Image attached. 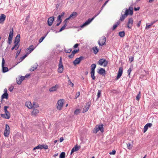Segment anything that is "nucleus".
I'll list each match as a JSON object with an SVG mask.
<instances>
[{
    "instance_id": "21",
    "label": "nucleus",
    "mask_w": 158,
    "mask_h": 158,
    "mask_svg": "<svg viewBox=\"0 0 158 158\" xmlns=\"http://www.w3.org/2000/svg\"><path fill=\"white\" fill-rule=\"evenodd\" d=\"M79 147L78 146L76 145L75 147L72 149L71 152V154H72L74 152L77 151L79 149Z\"/></svg>"
},
{
    "instance_id": "40",
    "label": "nucleus",
    "mask_w": 158,
    "mask_h": 158,
    "mask_svg": "<svg viewBox=\"0 0 158 158\" xmlns=\"http://www.w3.org/2000/svg\"><path fill=\"white\" fill-rule=\"evenodd\" d=\"M94 73L95 72H93V71H91L90 74H91V76L92 77V79L93 80L95 79V76H94Z\"/></svg>"
},
{
    "instance_id": "58",
    "label": "nucleus",
    "mask_w": 158,
    "mask_h": 158,
    "mask_svg": "<svg viewBox=\"0 0 158 158\" xmlns=\"http://www.w3.org/2000/svg\"><path fill=\"white\" fill-rule=\"evenodd\" d=\"M131 68H130L128 70V71H127V73H128V75H130V74L131 71Z\"/></svg>"
},
{
    "instance_id": "12",
    "label": "nucleus",
    "mask_w": 158,
    "mask_h": 158,
    "mask_svg": "<svg viewBox=\"0 0 158 158\" xmlns=\"http://www.w3.org/2000/svg\"><path fill=\"white\" fill-rule=\"evenodd\" d=\"M64 103L63 99H60L57 102V108L58 109L60 110L62 107Z\"/></svg>"
},
{
    "instance_id": "52",
    "label": "nucleus",
    "mask_w": 158,
    "mask_h": 158,
    "mask_svg": "<svg viewBox=\"0 0 158 158\" xmlns=\"http://www.w3.org/2000/svg\"><path fill=\"white\" fill-rule=\"evenodd\" d=\"M6 130L10 131V128L9 126L7 124H6L5 125V129Z\"/></svg>"
},
{
    "instance_id": "50",
    "label": "nucleus",
    "mask_w": 158,
    "mask_h": 158,
    "mask_svg": "<svg viewBox=\"0 0 158 158\" xmlns=\"http://www.w3.org/2000/svg\"><path fill=\"white\" fill-rule=\"evenodd\" d=\"M47 34L48 33H47L44 36H43L42 37L40 38V43H41L44 40V39L45 38V37L46 36Z\"/></svg>"
},
{
    "instance_id": "62",
    "label": "nucleus",
    "mask_w": 158,
    "mask_h": 158,
    "mask_svg": "<svg viewBox=\"0 0 158 158\" xmlns=\"http://www.w3.org/2000/svg\"><path fill=\"white\" fill-rule=\"evenodd\" d=\"M74 55L72 53L71 55L69 56V57L70 58H72L74 56Z\"/></svg>"
},
{
    "instance_id": "22",
    "label": "nucleus",
    "mask_w": 158,
    "mask_h": 158,
    "mask_svg": "<svg viewBox=\"0 0 158 158\" xmlns=\"http://www.w3.org/2000/svg\"><path fill=\"white\" fill-rule=\"evenodd\" d=\"M1 115L2 117L7 119H9L10 117V115L8 114H1Z\"/></svg>"
},
{
    "instance_id": "42",
    "label": "nucleus",
    "mask_w": 158,
    "mask_h": 158,
    "mask_svg": "<svg viewBox=\"0 0 158 158\" xmlns=\"http://www.w3.org/2000/svg\"><path fill=\"white\" fill-rule=\"evenodd\" d=\"M65 157V153L64 152H62L61 153L60 156V158H64Z\"/></svg>"
},
{
    "instance_id": "34",
    "label": "nucleus",
    "mask_w": 158,
    "mask_h": 158,
    "mask_svg": "<svg viewBox=\"0 0 158 158\" xmlns=\"http://www.w3.org/2000/svg\"><path fill=\"white\" fill-rule=\"evenodd\" d=\"M120 22L119 21H118L113 26L112 30H113L115 29V28L118 27V26Z\"/></svg>"
},
{
    "instance_id": "44",
    "label": "nucleus",
    "mask_w": 158,
    "mask_h": 158,
    "mask_svg": "<svg viewBox=\"0 0 158 158\" xmlns=\"http://www.w3.org/2000/svg\"><path fill=\"white\" fill-rule=\"evenodd\" d=\"M101 90H99L98 91L97 98V99H98L100 96L101 94Z\"/></svg>"
},
{
    "instance_id": "9",
    "label": "nucleus",
    "mask_w": 158,
    "mask_h": 158,
    "mask_svg": "<svg viewBox=\"0 0 158 158\" xmlns=\"http://www.w3.org/2000/svg\"><path fill=\"white\" fill-rule=\"evenodd\" d=\"M5 60L4 58H3L2 59V72L3 73H5L8 72L9 71V69L8 68L6 67H5Z\"/></svg>"
},
{
    "instance_id": "29",
    "label": "nucleus",
    "mask_w": 158,
    "mask_h": 158,
    "mask_svg": "<svg viewBox=\"0 0 158 158\" xmlns=\"http://www.w3.org/2000/svg\"><path fill=\"white\" fill-rule=\"evenodd\" d=\"M6 18V16L3 14H2L0 16V23L1 22H3L5 19Z\"/></svg>"
},
{
    "instance_id": "24",
    "label": "nucleus",
    "mask_w": 158,
    "mask_h": 158,
    "mask_svg": "<svg viewBox=\"0 0 158 158\" xmlns=\"http://www.w3.org/2000/svg\"><path fill=\"white\" fill-rule=\"evenodd\" d=\"M38 66V64L37 63H35L33 65L32 67L30 69V71H33L35 70L37 68V67Z\"/></svg>"
},
{
    "instance_id": "48",
    "label": "nucleus",
    "mask_w": 158,
    "mask_h": 158,
    "mask_svg": "<svg viewBox=\"0 0 158 158\" xmlns=\"http://www.w3.org/2000/svg\"><path fill=\"white\" fill-rule=\"evenodd\" d=\"M21 49L17 51L16 54V55L15 56V58H17L18 55L21 52Z\"/></svg>"
},
{
    "instance_id": "57",
    "label": "nucleus",
    "mask_w": 158,
    "mask_h": 158,
    "mask_svg": "<svg viewBox=\"0 0 158 158\" xmlns=\"http://www.w3.org/2000/svg\"><path fill=\"white\" fill-rule=\"evenodd\" d=\"M79 50H74L72 52V54H73L74 55V54L76 53H77L78 51Z\"/></svg>"
},
{
    "instance_id": "39",
    "label": "nucleus",
    "mask_w": 158,
    "mask_h": 158,
    "mask_svg": "<svg viewBox=\"0 0 158 158\" xmlns=\"http://www.w3.org/2000/svg\"><path fill=\"white\" fill-rule=\"evenodd\" d=\"M36 102H34L33 103L32 107L33 109L34 108H37L39 107V105L38 104H36Z\"/></svg>"
},
{
    "instance_id": "33",
    "label": "nucleus",
    "mask_w": 158,
    "mask_h": 158,
    "mask_svg": "<svg viewBox=\"0 0 158 158\" xmlns=\"http://www.w3.org/2000/svg\"><path fill=\"white\" fill-rule=\"evenodd\" d=\"M9 108V106H5L4 107V110L5 114H9V115H10V113L9 111H8L7 110V109Z\"/></svg>"
},
{
    "instance_id": "54",
    "label": "nucleus",
    "mask_w": 158,
    "mask_h": 158,
    "mask_svg": "<svg viewBox=\"0 0 158 158\" xmlns=\"http://www.w3.org/2000/svg\"><path fill=\"white\" fill-rule=\"evenodd\" d=\"M151 26H152L151 25V24L148 25L147 23H146L145 28L146 29H148Z\"/></svg>"
},
{
    "instance_id": "6",
    "label": "nucleus",
    "mask_w": 158,
    "mask_h": 158,
    "mask_svg": "<svg viewBox=\"0 0 158 158\" xmlns=\"http://www.w3.org/2000/svg\"><path fill=\"white\" fill-rule=\"evenodd\" d=\"M98 15V14L95 15L93 17L92 19H89L87 20L81 26V28H83L84 27L89 25L94 19Z\"/></svg>"
},
{
    "instance_id": "20",
    "label": "nucleus",
    "mask_w": 158,
    "mask_h": 158,
    "mask_svg": "<svg viewBox=\"0 0 158 158\" xmlns=\"http://www.w3.org/2000/svg\"><path fill=\"white\" fill-rule=\"evenodd\" d=\"M152 126V124L150 123H148L144 127L143 131L145 132L147 131L149 127H151Z\"/></svg>"
},
{
    "instance_id": "47",
    "label": "nucleus",
    "mask_w": 158,
    "mask_h": 158,
    "mask_svg": "<svg viewBox=\"0 0 158 158\" xmlns=\"http://www.w3.org/2000/svg\"><path fill=\"white\" fill-rule=\"evenodd\" d=\"M140 98V92H139L137 96L136 97V99L137 101H139Z\"/></svg>"
},
{
    "instance_id": "35",
    "label": "nucleus",
    "mask_w": 158,
    "mask_h": 158,
    "mask_svg": "<svg viewBox=\"0 0 158 158\" xmlns=\"http://www.w3.org/2000/svg\"><path fill=\"white\" fill-rule=\"evenodd\" d=\"M93 50L94 51V53L95 54H96L98 51V49L96 47H93Z\"/></svg>"
},
{
    "instance_id": "19",
    "label": "nucleus",
    "mask_w": 158,
    "mask_h": 158,
    "mask_svg": "<svg viewBox=\"0 0 158 158\" xmlns=\"http://www.w3.org/2000/svg\"><path fill=\"white\" fill-rule=\"evenodd\" d=\"M20 41V34H18L15 37L14 42V43H16L19 44Z\"/></svg>"
},
{
    "instance_id": "37",
    "label": "nucleus",
    "mask_w": 158,
    "mask_h": 158,
    "mask_svg": "<svg viewBox=\"0 0 158 158\" xmlns=\"http://www.w3.org/2000/svg\"><path fill=\"white\" fill-rule=\"evenodd\" d=\"M64 22L65 23V24L64 25V26L60 28V31H59V32L61 31H62L63 30L65 29V27H66L67 25L66 24L67 23H67H66V22L65 21V20L64 21Z\"/></svg>"
},
{
    "instance_id": "1",
    "label": "nucleus",
    "mask_w": 158,
    "mask_h": 158,
    "mask_svg": "<svg viewBox=\"0 0 158 158\" xmlns=\"http://www.w3.org/2000/svg\"><path fill=\"white\" fill-rule=\"evenodd\" d=\"M133 8L131 6L129 7L128 9H126L124 14H123L122 13H121V15L118 21L120 22L123 21L129 15H132L133 13Z\"/></svg>"
},
{
    "instance_id": "28",
    "label": "nucleus",
    "mask_w": 158,
    "mask_h": 158,
    "mask_svg": "<svg viewBox=\"0 0 158 158\" xmlns=\"http://www.w3.org/2000/svg\"><path fill=\"white\" fill-rule=\"evenodd\" d=\"M1 101H2V99L4 98L8 99V94L7 93H4L1 96Z\"/></svg>"
},
{
    "instance_id": "55",
    "label": "nucleus",
    "mask_w": 158,
    "mask_h": 158,
    "mask_svg": "<svg viewBox=\"0 0 158 158\" xmlns=\"http://www.w3.org/2000/svg\"><path fill=\"white\" fill-rule=\"evenodd\" d=\"M80 95V92H78L76 94L75 98H77Z\"/></svg>"
},
{
    "instance_id": "13",
    "label": "nucleus",
    "mask_w": 158,
    "mask_h": 158,
    "mask_svg": "<svg viewBox=\"0 0 158 158\" xmlns=\"http://www.w3.org/2000/svg\"><path fill=\"white\" fill-rule=\"evenodd\" d=\"M83 57L81 56H80L79 58H77L73 62V64L76 65V64H78L80 63V61L83 60Z\"/></svg>"
},
{
    "instance_id": "14",
    "label": "nucleus",
    "mask_w": 158,
    "mask_h": 158,
    "mask_svg": "<svg viewBox=\"0 0 158 158\" xmlns=\"http://www.w3.org/2000/svg\"><path fill=\"white\" fill-rule=\"evenodd\" d=\"M35 47L33 45H31L29 48H28L26 50L27 54V55L34 49Z\"/></svg>"
},
{
    "instance_id": "18",
    "label": "nucleus",
    "mask_w": 158,
    "mask_h": 158,
    "mask_svg": "<svg viewBox=\"0 0 158 158\" xmlns=\"http://www.w3.org/2000/svg\"><path fill=\"white\" fill-rule=\"evenodd\" d=\"M77 16V13L76 12H73V13L72 14H71L70 15V16H69V17L66 18L65 19V21L66 22V23H67L68 21V20H69L71 18L73 17H75Z\"/></svg>"
},
{
    "instance_id": "43",
    "label": "nucleus",
    "mask_w": 158,
    "mask_h": 158,
    "mask_svg": "<svg viewBox=\"0 0 158 158\" xmlns=\"http://www.w3.org/2000/svg\"><path fill=\"white\" fill-rule=\"evenodd\" d=\"M127 147L128 149H130L132 148V145L129 143H127Z\"/></svg>"
},
{
    "instance_id": "51",
    "label": "nucleus",
    "mask_w": 158,
    "mask_h": 158,
    "mask_svg": "<svg viewBox=\"0 0 158 158\" xmlns=\"http://www.w3.org/2000/svg\"><path fill=\"white\" fill-rule=\"evenodd\" d=\"M69 85H71V86L73 87L74 85V84L72 82L70 81V80H69Z\"/></svg>"
},
{
    "instance_id": "8",
    "label": "nucleus",
    "mask_w": 158,
    "mask_h": 158,
    "mask_svg": "<svg viewBox=\"0 0 158 158\" xmlns=\"http://www.w3.org/2000/svg\"><path fill=\"white\" fill-rule=\"evenodd\" d=\"M126 24L128 28H131L133 24V20L132 18H130L128 19Z\"/></svg>"
},
{
    "instance_id": "60",
    "label": "nucleus",
    "mask_w": 158,
    "mask_h": 158,
    "mask_svg": "<svg viewBox=\"0 0 158 158\" xmlns=\"http://www.w3.org/2000/svg\"><path fill=\"white\" fill-rule=\"evenodd\" d=\"M141 21H139L138 23L137 24V26L138 27H139L140 26V24H141Z\"/></svg>"
},
{
    "instance_id": "61",
    "label": "nucleus",
    "mask_w": 158,
    "mask_h": 158,
    "mask_svg": "<svg viewBox=\"0 0 158 158\" xmlns=\"http://www.w3.org/2000/svg\"><path fill=\"white\" fill-rule=\"evenodd\" d=\"M79 45V44H76L73 46L74 48H76L78 47Z\"/></svg>"
},
{
    "instance_id": "2",
    "label": "nucleus",
    "mask_w": 158,
    "mask_h": 158,
    "mask_svg": "<svg viewBox=\"0 0 158 158\" xmlns=\"http://www.w3.org/2000/svg\"><path fill=\"white\" fill-rule=\"evenodd\" d=\"M99 131H100L102 132H103L104 131L103 125L102 124L96 125L93 130V133L96 134Z\"/></svg>"
},
{
    "instance_id": "46",
    "label": "nucleus",
    "mask_w": 158,
    "mask_h": 158,
    "mask_svg": "<svg viewBox=\"0 0 158 158\" xmlns=\"http://www.w3.org/2000/svg\"><path fill=\"white\" fill-rule=\"evenodd\" d=\"M64 51L66 53H69L72 51V49L71 48H70L67 50L66 49H64Z\"/></svg>"
},
{
    "instance_id": "56",
    "label": "nucleus",
    "mask_w": 158,
    "mask_h": 158,
    "mask_svg": "<svg viewBox=\"0 0 158 158\" xmlns=\"http://www.w3.org/2000/svg\"><path fill=\"white\" fill-rule=\"evenodd\" d=\"M116 151L115 150H113L112 151L110 152L109 154L110 155H114L115 154Z\"/></svg>"
},
{
    "instance_id": "15",
    "label": "nucleus",
    "mask_w": 158,
    "mask_h": 158,
    "mask_svg": "<svg viewBox=\"0 0 158 158\" xmlns=\"http://www.w3.org/2000/svg\"><path fill=\"white\" fill-rule=\"evenodd\" d=\"M123 72V68L120 67L118 71V75L116 77V79H118L121 77Z\"/></svg>"
},
{
    "instance_id": "4",
    "label": "nucleus",
    "mask_w": 158,
    "mask_h": 158,
    "mask_svg": "<svg viewBox=\"0 0 158 158\" xmlns=\"http://www.w3.org/2000/svg\"><path fill=\"white\" fill-rule=\"evenodd\" d=\"M98 63L99 65L105 67L107 65L108 61L102 58L99 60Z\"/></svg>"
},
{
    "instance_id": "64",
    "label": "nucleus",
    "mask_w": 158,
    "mask_h": 158,
    "mask_svg": "<svg viewBox=\"0 0 158 158\" xmlns=\"http://www.w3.org/2000/svg\"><path fill=\"white\" fill-rule=\"evenodd\" d=\"M64 140V139L63 137H61L60 139V142H62Z\"/></svg>"
},
{
    "instance_id": "63",
    "label": "nucleus",
    "mask_w": 158,
    "mask_h": 158,
    "mask_svg": "<svg viewBox=\"0 0 158 158\" xmlns=\"http://www.w3.org/2000/svg\"><path fill=\"white\" fill-rule=\"evenodd\" d=\"M64 15V12H62L61 13V15H59L60 16V17L61 18H62Z\"/></svg>"
},
{
    "instance_id": "17",
    "label": "nucleus",
    "mask_w": 158,
    "mask_h": 158,
    "mask_svg": "<svg viewBox=\"0 0 158 158\" xmlns=\"http://www.w3.org/2000/svg\"><path fill=\"white\" fill-rule=\"evenodd\" d=\"M54 17H51L48 18L47 22L49 26L52 25L53 22L54 20Z\"/></svg>"
},
{
    "instance_id": "53",
    "label": "nucleus",
    "mask_w": 158,
    "mask_h": 158,
    "mask_svg": "<svg viewBox=\"0 0 158 158\" xmlns=\"http://www.w3.org/2000/svg\"><path fill=\"white\" fill-rule=\"evenodd\" d=\"M61 17H60V16L59 15L57 18V21H61V22L62 21V19H61Z\"/></svg>"
},
{
    "instance_id": "3",
    "label": "nucleus",
    "mask_w": 158,
    "mask_h": 158,
    "mask_svg": "<svg viewBox=\"0 0 158 158\" xmlns=\"http://www.w3.org/2000/svg\"><path fill=\"white\" fill-rule=\"evenodd\" d=\"M13 36V29L12 28V29H10V32L9 34V35L8 38V41L7 42L8 43V47L10 48V46H9V45H10L11 43L12 42V40Z\"/></svg>"
},
{
    "instance_id": "23",
    "label": "nucleus",
    "mask_w": 158,
    "mask_h": 158,
    "mask_svg": "<svg viewBox=\"0 0 158 158\" xmlns=\"http://www.w3.org/2000/svg\"><path fill=\"white\" fill-rule=\"evenodd\" d=\"M25 79V77L24 76H21L19 78V80H17L16 82L18 84L20 85L23 81Z\"/></svg>"
},
{
    "instance_id": "31",
    "label": "nucleus",
    "mask_w": 158,
    "mask_h": 158,
    "mask_svg": "<svg viewBox=\"0 0 158 158\" xmlns=\"http://www.w3.org/2000/svg\"><path fill=\"white\" fill-rule=\"evenodd\" d=\"M48 147L46 144H42L40 145V149H47L48 148Z\"/></svg>"
},
{
    "instance_id": "26",
    "label": "nucleus",
    "mask_w": 158,
    "mask_h": 158,
    "mask_svg": "<svg viewBox=\"0 0 158 158\" xmlns=\"http://www.w3.org/2000/svg\"><path fill=\"white\" fill-rule=\"evenodd\" d=\"M39 112V111L38 109L36 108H34L33 111H32V115H36Z\"/></svg>"
},
{
    "instance_id": "36",
    "label": "nucleus",
    "mask_w": 158,
    "mask_h": 158,
    "mask_svg": "<svg viewBox=\"0 0 158 158\" xmlns=\"http://www.w3.org/2000/svg\"><path fill=\"white\" fill-rule=\"evenodd\" d=\"M91 71L95 72V69L96 67V65L95 64H93L91 66Z\"/></svg>"
},
{
    "instance_id": "27",
    "label": "nucleus",
    "mask_w": 158,
    "mask_h": 158,
    "mask_svg": "<svg viewBox=\"0 0 158 158\" xmlns=\"http://www.w3.org/2000/svg\"><path fill=\"white\" fill-rule=\"evenodd\" d=\"M10 131L7 130L5 129L4 133V135L6 137H8L10 134Z\"/></svg>"
},
{
    "instance_id": "41",
    "label": "nucleus",
    "mask_w": 158,
    "mask_h": 158,
    "mask_svg": "<svg viewBox=\"0 0 158 158\" xmlns=\"http://www.w3.org/2000/svg\"><path fill=\"white\" fill-rule=\"evenodd\" d=\"M27 54H26L24 56L21 57L19 59V60H20L19 62H21L27 56Z\"/></svg>"
},
{
    "instance_id": "45",
    "label": "nucleus",
    "mask_w": 158,
    "mask_h": 158,
    "mask_svg": "<svg viewBox=\"0 0 158 158\" xmlns=\"http://www.w3.org/2000/svg\"><path fill=\"white\" fill-rule=\"evenodd\" d=\"M80 110L79 109H76L74 111V113L75 115H77L80 113Z\"/></svg>"
},
{
    "instance_id": "38",
    "label": "nucleus",
    "mask_w": 158,
    "mask_h": 158,
    "mask_svg": "<svg viewBox=\"0 0 158 158\" xmlns=\"http://www.w3.org/2000/svg\"><path fill=\"white\" fill-rule=\"evenodd\" d=\"M118 35L120 37H123L125 36V32L124 31L119 32L118 33Z\"/></svg>"
},
{
    "instance_id": "49",
    "label": "nucleus",
    "mask_w": 158,
    "mask_h": 158,
    "mask_svg": "<svg viewBox=\"0 0 158 158\" xmlns=\"http://www.w3.org/2000/svg\"><path fill=\"white\" fill-rule=\"evenodd\" d=\"M109 1V0H107L106 1L105 3L103 4V5H102V7H101V10H102L103 8L106 5V4Z\"/></svg>"
},
{
    "instance_id": "7",
    "label": "nucleus",
    "mask_w": 158,
    "mask_h": 158,
    "mask_svg": "<svg viewBox=\"0 0 158 158\" xmlns=\"http://www.w3.org/2000/svg\"><path fill=\"white\" fill-rule=\"evenodd\" d=\"M64 69V67L62 62L61 57L60 59L59 64H58V71L59 73H61L63 72Z\"/></svg>"
},
{
    "instance_id": "30",
    "label": "nucleus",
    "mask_w": 158,
    "mask_h": 158,
    "mask_svg": "<svg viewBox=\"0 0 158 158\" xmlns=\"http://www.w3.org/2000/svg\"><path fill=\"white\" fill-rule=\"evenodd\" d=\"M98 73L99 74L102 75L105 73V70L103 68H101L98 72Z\"/></svg>"
},
{
    "instance_id": "16",
    "label": "nucleus",
    "mask_w": 158,
    "mask_h": 158,
    "mask_svg": "<svg viewBox=\"0 0 158 158\" xmlns=\"http://www.w3.org/2000/svg\"><path fill=\"white\" fill-rule=\"evenodd\" d=\"M90 105V103L89 102H88L85 106L84 108H83V112H86L87 111Z\"/></svg>"
},
{
    "instance_id": "25",
    "label": "nucleus",
    "mask_w": 158,
    "mask_h": 158,
    "mask_svg": "<svg viewBox=\"0 0 158 158\" xmlns=\"http://www.w3.org/2000/svg\"><path fill=\"white\" fill-rule=\"evenodd\" d=\"M26 105L29 109L32 108L33 105L32 104L31 102H26Z\"/></svg>"
},
{
    "instance_id": "32",
    "label": "nucleus",
    "mask_w": 158,
    "mask_h": 158,
    "mask_svg": "<svg viewBox=\"0 0 158 158\" xmlns=\"http://www.w3.org/2000/svg\"><path fill=\"white\" fill-rule=\"evenodd\" d=\"M14 44H15L11 48L12 50H13L15 48V50H17L18 49V48L19 46V45L16 43H14Z\"/></svg>"
},
{
    "instance_id": "10",
    "label": "nucleus",
    "mask_w": 158,
    "mask_h": 158,
    "mask_svg": "<svg viewBox=\"0 0 158 158\" xmlns=\"http://www.w3.org/2000/svg\"><path fill=\"white\" fill-rule=\"evenodd\" d=\"M106 42V38L105 36H102L100 38L98 42V43L99 46L104 45Z\"/></svg>"
},
{
    "instance_id": "11",
    "label": "nucleus",
    "mask_w": 158,
    "mask_h": 158,
    "mask_svg": "<svg viewBox=\"0 0 158 158\" xmlns=\"http://www.w3.org/2000/svg\"><path fill=\"white\" fill-rule=\"evenodd\" d=\"M59 85L58 84H56L54 86L49 88V90L50 92L56 91L59 88Z\"/></svg>"
},
{
    "instance_id": "5",
    "label": "nucleus",
    "mask_w": 158,
    "mask_h": 158,
    "mask_svg": "<svg viewBox=\"0 0 158 158\" xmlns=\"http://www.w3.org/2000/svg\"><path fill=\"white\" fill-rule=\"evenodd\" d=\"M98 15V14L95 15L93 17L92 19H89L87 20L81 26V28H83L84 27L89 25L94 19Z\"/></svg>"
},
{
    "instance_id": "59",
    "label": "nucleus",
    "mask_w": 158,
    "mask_h": 158,
    "mask_svg": "<svg viewBox=\"0 0 158 158\" xmlns=\"http://www.w3.org/2000/svg\"><path fill=\"white\" fill-rule=\"evenodd\" d=\"M40 149V144H39L36 147H35L33 148V150H35L36 149Z\"/></svg>"
}]
</instances>
